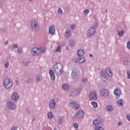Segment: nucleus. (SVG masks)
<instances>
[{
  "label": "nucleus",
  "mask_w": 130,
  "mask_h": 130,
  "mask_svg": "<svg viewBox=\"0 0 130 130\" xmlns=\"http://www.w3.org/2000/svg\"><path fill=\"white\" fill-rule=\"evenodd\" d=\"M70 45H71V46H74V45H75V42H72L70 43Z\"/></svg>",
  "instance_id": "nucleus-43"
},
{
  "label": "nucleus",
  "mask_w": 130,
  "mask_h": 130,
  "mask_svg": "<svg viewBox=\"0 0 130 130\" xmlns=\"http://www.w3.org/2000/svg\"><path fill=\"white\" fill-rule=\"evenodd\" d=\"M73 126L77 129L79 127V124L77 122L73 123Z\"/></svg>",
  "instance_id": "nucleus-32"
},
{
  "label": "nucleus",
  "mask_w": 130,
  "mask_h": 130,
  "mask_svg": "<svg viewBox=\"0 0 130 130\" xmlns=\"http://www.w3.org/2000/svg\"><path fill=\"white\" fill-rule=\"evenodd\" d=\"M94 129L95 130H104V128H103V127H102V126H94Z\"/></svg>",
  "instance_id": "nucleus-28"
},
{
  "label": "nucleus",
  "mask_w": 130,
  "mask_h": 130,
  "mask_svg": "<svg viewBox=\"0 0 130 130\" xmlns=\"http://www.w3.org/2000/svg\"><path fill=\"white\" fill-rule=\"evenodd\" d=\"M95 28L93 27H90L89 29L87 30V37H91V36H93L95 34Z\"/></svg>",
  "instance_id": "nucleus-5"
},
{
  "label": "nucleus",
  "mask_w": 130,
  "mask_h": 130,
  "mask_svg": "<svg viewBox=\"0 0 130 130\" xmlns=\"http://www.w3.org/2000/svg\"><path fill=\"white\" fill-rule=\"evenodd\" d=\"M60 51H61V46L58 45L55 50V52H60Z\"/></svg>",
  "instance_id": "nucleus-27"
},
{
  "label": "nucleus",
  "mask_w": 130,
  "mask_h": 130,
  "mask_svg": "<svg viewBox=\"0 0 130 130\" xmlns=\"http://www.w3.org/2000/svg\"><path fill=\"white\" fill-rule=\"evenodd\" d=\"M17 51L19 53H22V49L21 48H18Z\"/></svg>",
  "instance_id": "nucleus-39"
},
{
  "label": "nucleus",
  "mask_w": 130,
  "mask_h": 130,
  "mask_svg": "<svg viewBox=\"0 0 130 130\" xmlns=\"http://www.w3.org/2000/svg\"><path fill=\"white\" fill-rule=\"evenodd\" d=\"M55 100L54 99H52L50 101L49 103V107L50 108V109H53L55 108Z\"/></svg>",
  "instance_id": "nucleus-10"
},
{
  "label": "nucleus",
  "mask_w": 130,
  "mask_h": 130,
  "mask_svg": "<svg viewBox=\"0 0 130 130\" xmlns=\"http://www.w3.org/2000/svg\"><path fill=\"white\" fill-rule=\"evenodd\" d=\"M17 128L18 127L17 126H14L11 128V130H17Z\"/></svg>",
  "instance_id": "nucleus-41"
},
{
  "label": "nucleus",
  "mask_w": 130,
  "mask_h": 130,
  "mask_svg": "<svg viewBox=\"0 0 130 130\" xmlns=\"http://www.w3.org/2000/svg\"><path fill=\"white\" fill-rule=\"evenodd\" d=\"M4 64H5V67L6 68V69H7V68H9V62H5Z\"/></svg>",
  "instance_id": "nucleus-35"
},
{
  "label": "nucleus",
  "mask_w": 130,
  "mask_h": 130,
  "mask_svg": "<svg viewBox=\"0 0 130 130\" xmlns=\"http://www.w3.org/2000/svg\"><path fill=\"white\" fill-rule=\"evenodd\" d=\"M88 81V79H87V78H83L82 79V82H83V83H86V82H87Z\"/></svg>",
  "instance_id": "nucleus-42"
},
{
  "label": "nucleus",
  "mask_w": 130,
  "mask_h": 130,
  "mask_svg": "<svg viewBox=\"0 0 130 130\" xmlns=\"http://www.w3.org/2000/svg\"><path fill=\"white\" fill-rule=\"evenodd\" d=\"M32 79H31V78H29V79H28L27 80V82H28V83H31V82H32Z\"/></svg>",
  "instance_id": "nucleus-45"
},
{
  "label": "nucleus",
  "mask_w": 130,
  "mask_h": 130,
  "mask_svg": "<svg viewBox=\"0 0 130 130\" xmlns=\"http://www.w3.org/2000/svg\"><path fill=\"white\" fill-rule=\"evenodd\" d=\"M117 104L118 106H122V100H119L117 101Z\"/></svg>",
  "instance_id": "nucleus-30"
},
{
  "label": "nucleus",
  "mask_w": 130,
  "mask_h": 130,
  "mask_svg": "<svg viewBox=\"0 0 130 130\" xmlns=\"http://www.w3.org/2000/svg\"><path fill=\"white\" fill-rule=\"evenodd\" d=\"M73 61L76 63H83L85 62V58L84 57H78L73 59Z\"/></svg>",
  "instance_id": "nucleus-6"
},
{
  "label": "nucleus",
  "mask_w": 130,
  "mask_h": 130,
  "mask_svg": "<svg viewBox=\"0 0 130 130\" xmlns=\"http://www.w3.org/2000/svg\"><path fill=\"white\" fill-rule=\"evenodd\" d=\"M58 15H61L62 14V10H61V9L59 8L58 9Z\"/></svg>",
  "instance_id": "nucleus-33"
},
{
  "label": "nucleus",
  "mask_w": 130,
  "mask_h": 130,
  "mask_svg": "<svg viewBox=\"0 0 130 130\" xmlns=\"http://www.w3.org/2000/svg\"><path fill=\"white\" fill-rule=\"evenodd\" d=\"M114 94L116 96V98H118L121 94V91L119 89H116L115 91H114Z\"/></svg>",
  "instance_id": "nucleus-17"
},
{
  "label": "nucleus",
  "mask_w": 130,
  "mask_h": 130,
  "mask_svg": "<svg viewBox=\"0 0 130 130\" xmlns=\"http://www.w3.org/2000/svg\"><path fill=\"white\" fill-rule=\"evenodd\" d=\"M126 118H127V119H128V120H129V121H130V115H127L126 116Z\"/></svg>",
  "instance_id": "nucleus-44"
},
{
  "label": "nucleus",
  "mask_w": 130,
  "mask_h": 130,
  "mask_svg": "<svg viewBox=\"0 0 130 130\" xmlns=\"http://www.w3.org/2000/svg\"><path fill=\"white\" fill-rule=\"evenodd\" d=\"M71 29H74L75 28H76V25L75 24H72L70 26Z\"/></svg>",
  "instance_id": "nucleus-37"
},
{
  "label": "nucleus",
  "mask_w": 130,
  "mask_h": 130,
  "mask_svg": "<svg viewBox=\"0 0 130 130\" xmlns=\"http://www.w3.org/2000/svg\"><path fill=\"white\" fill-rule=\"evenodd\" d=\"M48 117L49 118V119H52V118H53V113H52L51 112H49L48 113Z\"/></svg>",
  "instance_id": "nucleus-23"
},
{
  "label": "nucleus",
  "mask_w": 130,
  "mask_h": 130,
  "mask_svg": "<svg viewBox=\"0 0 130 130\" xmlns=\"http://www.w3.org/2000/svg\"><path fill=\"white\" fill-rule=\"evenodd\" d=\"M77 75H78V73L77 72V71H76V70H74L72 74L73 78H75Z\"/></svg>",
  "instance_id": "nucleus-29"
},
{
  "label": "nucleus",
  "mask_w": 130,
  "mask_h": 130,
  "mask_svg": "<svg viewBox=\"0 0 130 130\" xmlns=\"http://www.w3.org/2000/svg\"><path fill=\"white\" fill-rule=\"evenodd\" d=\"M127 76H128V78L130 79V71L128 70L127 71Z\"/></svg>",
  "instance_id": "nucleus-40"
},
{
  "label": "nucleus",
  "mask_w": 130,
  "mask_h": 130,
  "mask_svg": "<svg viewBox=\"0 0 130 130\" xmlns=\"http://www.w3.org/2000/svg\"><path fill=\"white\" fill-rule=\"evenodd\" d=\"M12 98L15 102L19 100V95L16 92H14L12 95Z\"/></svg>",
  "instance_id": "nucleus-13"
},
{
  "label": "nucleus",
  "mask_w": 130,
  "mask_h": 130,
  "mask_svg": "<svg viewBox=\"0 0 130 130\" xmlns=\"http://www.w3.org/2000/svg\"><path fill=\"white\" fill-rule=\"evenodd\" d=\"M62 89H63V90H64L65 91H68V90H69V85H68L67 84H64L62 86Z\"/></svg>",
  "instance_id": "nucleus-24"
},
{
  "label": "nucleus",
  "mask_w": 130,
  "mask_h": 130,
  "mask_svg": "<svg viewBox=\"0 0 130 130\" xmlns=\"http://www.w3.org/2000/svg\"><path fill=\"white\" fill-rule=\"evenodd\" d=\"M55 33V29L54 28V26H51L49 29V34H51V35H54Z\"/></svg>",
  "instance_id": "nucleus-16"
},
{
  "label": "nucleus",
  "mask_w": 130,
  "mask_h": 130,
  "mask_svg": "<svg viewBox=\"0 0 130 130\" xmlns=\"http://www.w3.org/2000/svg\"><path fill=\"white\" fill-rule=\"evenodd\" d=\"M49 74L50 75L51 80H52V81H54V80H55V75L54 74V72H53V71L50 70L49 71Z\"/></svg>",
  "instance_id": "nucleus-15"
},
{
  "label": "nucleus",
  "mask_w": 130,
  "mask_h": 130,
  "mask_svg": "<svg viewBox=\"0 0 130 130\" xmlns=\"http://www.w3.org/2000/svg\"><path fill=\"white\" fill-rule=\"evenodd\" d=\"M126 47H127V48H128V49H130V42H128L127 43Z\"/></svg>",
  "instance_id": "nucleus-38"
},
{
  "label": "nucleus",
  "mask_w": 130,
  "mask_h": 130,
  "mask_svg": "<svg viewBox=\"0 0 130 130\" xmlns=\"http://www.w3.org/2000/svg\"><path fill=\"white\" fill-rule=\"evenodd\" d=\"M106 110L109 112H111L113 110V108L111 106H107L106 107Z\"/></svg>",
  "instance_id": "nucleus-22"
},
{
  "label": "nucleus",
  "mask_w": 130,
  "mask_h": 130,
  "mask_svg": "<svg viewBox=\"0 0 130 130\" xmlns=\"http://www.w3.org/2000/svg\"><path fill=\"white\" fill-rule=\"evenodd\" d=\"M100 94L103 97H107L109 95V92L107 89H103L100 91Z\"/></svg>",
  "instance_id": "nucleus-9"
},
{
  "label": "nucleus",
  "mask_w": 130,
  "mask_h": 130,
  "mask_svg": "<svg viewBox=\"0 0 130 130\" xmlns=\"http://www.w3.org/2000/svg\"><path fill=\"white\" fill-rule=\"evenodd\" d=\"M103 74H104V72H101V75H102V76H103Z\"/></svg>",
  "instance_id": "nucleus-47"
},
{
  "label": "nucleus",
  "mask_w": 130,
  "mask_h": 130,
  "mask_svg": "<svg viewBox=\"0 0 130 130\" xmlns=\"http://www.w3.org/2000/svg\"><path fill=\"white\" fill-rule=\"evenodd\" d=\"M118 124L119 125H121V124H122V123L120 121V122H118Z\"/></svg>",
  "instance_id": "nucleus-46"
},
{
  "label": "nucleus",
  "mask_w": 130,
  "mask_h": 130,
  "mask_svg": "<svg viewBox=\"0 0 130 130\" xmlns=\"http://www.w3.org/2000/svg\"><path fill=\"white\" fill-rule=\"evenodd\" d=\"M8 43H9V42H8V41H6V42H5V44H8Z\"/></svg>",
  "instance_id": "nucleus-48"
},
{
  "label": "nucleus",
  "mask_w": 130,
  "mask_h": 130,
  "mask_svg": "<svg viewBox=\"0 0 130 130\" xmlns=\"http://www.w3.org/2000/svg\"><path fill=\"white\" fill-rule=\"evenodd\" d=\"M105 72L107 75H108L109 77H112L113 76V73L111 71V70H110V68H106L105 69Z\"/></svg>",
  "instance_id": "nucleus-18"
},
{
  "label": "nucleus",
  "mask_w": 130,
  "mask_h": 130,
  "mask_svg": "<svg viewBox=\"0 0 130 130\" xmlns=\"http://www.w3.org/2000/svg\"><path fill=\"white\" fill-rule=\"evenodd\" d=\"M85 52L83 49H79L77 52V55H78V56H83Z\"/></svg>",
  "instance_id": "nucleus-19"
},
{
  "label": "nucleus",
  "mask_w": 130,
  "mask_h": 130,
  "mask_svg": "<svg viewBox=\"0 0 130 130\" xmlns=\"http://www.w3.org/2000/svg\"><path fill=\"white\" fill-rule=\"evenodd\" d=\"M29 2H32V0H28Z\"/></svg>",
  "instance_id": "nucleus-50"
},
{
  "label": "nucleus",
  "mask_w": 130,
  "mask_h": 130,
  "mask_svg": "<svg viewBox=\"0 0 130 130\" xmlns=\"http://www.w3.org/2000/svg\"><path fill=\"white\" fill-rule=\"evenodd\" d=\"M30 27L33 31H37L39 29V23L36 20H31L30 23Z\"/></svg>",
  "instance_id": "nucleus-4"
},
{
  "label": "nucleus",
  "mask_w": 130,
  "mask_h": 130,
  "mask_svg": "<svg viewBox=\"0 0 130 130\" xmlns=\"http://www.w3.org/2000/svg\"><path fill=\"white\" fill-rule=\"evenodd\" d=\"M90 56H92V54H90Z\"/></svg>",
  "instance_id": "nucleus-52"
},
{
  "label": "nucleus",
  "mask_w": 130,
  "mask_h": 130,
  "mask_svg": "<svg viewBox=\"0 0 130 130\" xmlns=\"http://www.w3.org/2000/svg\"><path fill=\"white\" fill-rule=\"evenodd\" d=\"M71 35H72V31L70 30H67L65 34L66 38H70Z\"/></svg>",
  "instance_id": "nucleus-21"
},
{
  "label": "nucleus",
  "mask_w": 130,
  "mask_h": 130,
  "mask_svg": "<svg viewBox=\"0 0 130 130\" xmlns=\"http://www.w3.org/2000/svg\"><path fill=\"white\" fill-rule=\"evenodd\" d=\"M90 100H97V93L96 91H91L89 96Z\"/></svg>",
  "instance_id": "nucleus-7"
},
{
  "label": "nucleus",
  "mask_w": 130,
  "mask_h": 130,
  "mask_svg": "<svg viewBox=\"0 0 130 130\" xmlns=\"http://www.w3.org/2000/svg\"><path fill=\"white\" fill-rule=\"evenodd\" d=\"M69 105L70 107H72V108H74V109H78V108L80 107V105L75 102H70Z\"/></svg>",
  "instance_id": "nucleus-11"
},
{
  "label": "nucleus",
  "mask_w": 130,
  "mask_h": 130,
  "mask_svg": "<svg viewBox=\"0 0 130 130\" xmlns=\"http://www.w3.org/2000/svg\"><path fill=\"white\" fill-rule=\"evenodd\" d=\"M7 106L9 109H15L16 108V105L11 101L8 102Z\"/></svg>",
  "instance_id": "nucleus-12"
},
{
  "label": "nucleus",
  "mask_w": 130,
  "mask_h": 130,
  "mask_svg": "<svg viewBox=\"0 0 130 130\" xmlns=\"http://www.w3.org/2000/svg\"><path fill=\"white\" fill-rule=\"evenodd\" d=\"M91 104L94 108H97L98 107V104L95 102H91Z\"/></svg>",
  "instance_id": "nucleus-25"
},
{
  "label": "nucleus",
  "mask_w": 130,
  "mask_h": 130,
  "mask_svg": "<svg viewBox=\"0 0 130 130\" xmlns=\"http://www.w3.org/2000/svg\"><path fill=\"white\" fill-rule=\"evenodd\" d=\"M12 49H14V48H17L18 47V45L17 44H14L13 46H12Z\"/></svg>",
  "instance_id": "nucleus-36"
},
{
  "label": "nucleus",
  "mask_w": 130,
  "mask_h": 130,
  "mask_svg": "<svg viewBox=\"0 0 130 130\" xmlns=\"http://www.w3.org/2000/svg\"><path fill=\"white\" fill-rule=\"evenodd\" d=\"M16 84H17V83H18V81H16Z\"/></svg>",
  "instance_id": "nucleus-51"
},
{
  "label": "nucleus",
  "mask_w": 130,
  "mask_h": 130,
  "mask_svg": "<svg viewBox=\"0 0 130 130\" xmlns=\"http://www.w3.org/2000/svg\"><path fill=\"white\" fill-rule=\"evenodd\" d=\"M66 49H67V50H69V47H66Z\"/></svg>",
  "instance_id": "nucleus-49"
},
{
  "label": "nucleus",
  "mask_w": 130,
  "mask_h": 130,
  "mask_svg": "<svg viewBox=\"0 0 130 130\" xmlns=\"http://www.w3.org/2000/svg\"><path fill=\"white\" fill-rule=\"evenodd\" d=\"M41 79V76H38L36 78V83H38L40 81V79Z\"/></svg>",
  "instance_id": "nucleus-31"
},
{
  "label": "nucleus",
  "mask_w": 130,
  "mask_h": 130,
  "mask_svg": "<svg viewBox=\"0 0 130 130\" xmlns=\"http://www.w3.org/2000/svg\"><path fill=\"white\" fill-rule=\"evenodd\" d=\"M89 13V10L88 9H85L84 11V12H83V14L84 15H87V14Z\"/></svg>",
  "instance_id": "nucleus-34"
},
{
  "label": "nucleus",
  "mask_w": 130,
  "mask_h": 130,
  "mask_svg": "<svg viewBox=\"0 0 130 130\" xmlns=\"http://www.w3.org/2000/svg\"><path fill=\"white\" fill-rule=\"evenodd\" d=\"M120 61L121 62H123L124 64H129V62H128V61L126 60L125 57H122L120 59Z\"/></svg>",
  "instance_id": "nucleus-20"
},
{
  "label": "nucleus",
  "mask_w": 130,
  "mask_h": 130,
  "mask_svg": "<svg viewBox=\"0 0 130 130\" xmlns=\"http://www.w3.org/2000/svg\"><path fill=\"white\" fill-rule=\"evenodd\" d=\"M92 123L94 126H98L100 124H101V121L99 119H96L93 121Z\"/></svg>",
  "instance_id": "nucleus-14"
},
{
  "label": "nucleus",
  "mask_w": 130,
  "mask_h": 130,
  "mask_svg": "<svg viewBox=\"0 0 130 130\" xmlns=\"http://www.w3.org/2000/svg\"><path fill=\"white\" fill-rule=\"evenodd\" d=\"M76 130H78V128H77V129H76Z\"/></svg>",
  "instance_id": "nucleus-53"
},
{
  "label": "nucleus",
  "mask_w": 130,
  "mask_h": 130,
  "mask_svg": "<svg viewBox=\"0 0 130 130\" xmlns=\"http://www.w3.org/2000/svg\"><path fill=\"white\" fill-rule=\"evenodd\" d=\"M44 51H45V48H34L30 51V53L34 56H38L40 55L41 52H44Z\"/></svg>",
  "instance_id": "nucleus-2"
},
{
  "label": "nucleus",
  "mask_w": 130,
  "mask_h": 130,
  "mask_svg": "<svg viewBox=\"0 0 130 130\" xmlns=\"http://www.w3.org/2000/svg\"><path fill=\"white\" fill-rule=\"evenodd\" d=\"M3 85L5 89L10 90L13 86V82H12L10 78H5L3 80Z\"/></svg>",
  "instance_id": "nucleus-3"
},
{
  "label": "nucleus",
  "mask_w": 130,
  "mask_h": 130,
  "mask_svg": "<svg viewBox=\"0 0 130 130\" xmlns=\"http://www.w3.org/2000/svg\"><path fill=\"white\" fill-rule=\"evenodd\" d=\"M85 115V113L82 110H79L75 114V117L76 118H83Z\"/></svg>",
  "instance_id": "nucleus-8"
},
{
  "label": "nucleus",
  "mask_w": 130,
  "mask_h": 130,
  "mask_svg": "<svg viewBox=\"0 0 130 130\" xmlns=\"http://www.w3.org/2000/svg\"><path fill=\"white\" fill-rule=\"evenodd\" d=\"M117 32L118 36H119L120 37H122V36H123V34H124V31L123 30H122L121 31H118Z\"/></svg>",
  "instance_id": "nucleus-26"
},
{
  "label": "nucleus",
  "mask_w": 130,
  "mask_h": 130,
  "mask_svg": "<svg viewBox=\"0 0 130 130\" xmlns=\"http://www.w3.org/2000/svg\"><path fill=\"white\" fill-rule=\"evenodd\" d=\"M53 70L58 77L62 74V66L60 63H56L53 66Z\"/></svg>",
  "instance_id": "nucleus-1"
}]
</instances>
